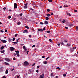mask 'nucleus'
<instances>
[{
	"label": "nucleus",
	"mask_w": 78,
	"mask_h": 78,
	"mask_svg": "<svg viewBox=\"0 0 78 78\" xmlns=\"http://www.w3.org/2000/svg\"><path fill=\"white\" fill-rule=\"evenodd\" d=\"M45 27H44L43 30H45Z\"/></svg>",
	"instance_id": "obj_54"
},
{
	"label": "nucleus",
	"mask_w": 78,
	"mask_h": 78,
	"mask_svg": "<svg viewBox=\"0 0 78 78\" xmlns=\"http://www.w3.org/2000/svg\"><path fill=\"white\" fill-rule=\"evenodd\" d=\"M8 40L9 42H10V43L11 42V38H9L8 39Z\"/></svg>",
	"instance_id": "obj_10"
},
{
	"label": "nucleus",
	"mask_w": 78,
	"mask_h": 78,
	"mask_svg": "<svg viewBox=\"0 0 78 78\" xmlns=\"http://www.w3.org/2000/svg\"><path fill=\"white\" fill-rule=\"evenodd\" d=\"M64 41L65 42H67V40H64Z\"/></svg>",
	"instance_id": "obj_56"
},
{
	"label": "nucleus",
	"mask_w": 78,
	"mask_h": 78,
	"mask_svg": "<svg viewBox=\"0 0 78 78\" xmlns=\"http://www.w3.org/2000/svg\"><path fill=\"white\" fill-rule=\"evenodd\" d=\"M51 76H54L53 73H51Z\"/></svg>",
	"instance_id": "obj_16"
},
{
	"label": "nucleus",
	"mask_w": 78,
	"mask_h": 78,
	"mask_svg": "<svg viewBox=\"0 0 78 78\" xmlns=\"http://www.w3.org/2000/svg\"><path fill=\"white\" fill-rule=\"evenodd\" d=\"M37 69H39V66H37Z\"/></svg>",
	"instance_id": "obj_57"
},
{
	"label": "nucleus",
	"mask_w": 78,
	"mask_h": 78,
	"mask_svg": "<svg viewBox=\"0 0 78 78\" xmlns=\"http://www.w3.org/2000/svg\"><path fill=\"white\" fill-rule=\"evenodd\" d=\"M76 31H78V26L76 27Z\"/></svg>",
	"instance_id": "obj_20"
},
{
	"label": "nucleus",
	"mask_w": 78,
	"mask_h": 78,
	"mask_svg": "<svg viewBox=\"0 0 78 78\" xmlns=\"http://www.w3.org/2000/svg\"><path fill=\"white\" fill-rule=\"evenodd\" d=\"M5 48V46H2L1 47V49H3V48Z\"/></svg>",
	"instance_id": "obj_27"
},
{
	"label": "nucleus",
	"mask_w": 78,
	"mask_h": 78,
	"mask_svg": "<svg viewBox=\"0 0 78 78\" xmlns=\"http://www.w3.org/2000/svg\"><path fill=\"white\" fill-rule=\"evenodd\" d=\"M62 23H66V20H63V21H62Z\"/></svg>",
	"instance_id": "obj_8"
},
{
	"label": "nucleus",
	"mask_w": 78,
	"mask_h": 78,
	"mask_svg": "<svg viewBox=\"0 0 78 78\" xmlns=\"http://www.w3.org/2000/svg\"><path fill=\"white\" fill-rule=\"evenodd\" d=\"M18 35V34H16L15 35V37H17V35Z\"/></svg>",
	"instance_id": "obj_35"
},
{
	"label": "nucleus",
	"mask_w": 78,
	"mask_h": 78,
	"mask_svg": "<svg viewBox=\"0 0 78 78\" xmlns=\"http://www.w3.org/2000/svg\"><path fill=\"white\" fill-rule=\"evenodd\" d=\"M48 2H52V0H48Z\"/></svg>",
	"instance_id": "obj_29"
},
{
	"label": "nucleus",
	"mask_w": 78,
	"mask_h": 78,
	"mask_svg": "<svg viewBox=\"0 0 78 78\" xmlns=\"http://www.w3.org/2000/svg\"><path fill=\"white\" fill-rule=\"evenodd\" d=\"M64 44V43H63V42H61L60 43V44H61V45H63Z\"/></svg>",
	"instance_id": "obj_33"
},
{
	"label": "nucleus",
	"mask_w": 78,
	"mask_h": 78,
	"mask_svg": "<svg viewBox=\"0 0 78 78\" xmlns=\"http://www.w3.org/2000/svg\"><path fill=\"white\" fill-rule=\"evenodd\" d=\"M23 15V14L22 13H21L20 14V16H22Z\"/></svg>",
	"instance_id": "obj_62"
},
{
	"label": "nucleus",
	"mask_w": 78,
	"mask_h": 78,
	"mask_svg": "<svg viewBox=\"0 0 78 78\" xmlns=\"http://www.w3.org/2000/svg\"><path fill=\"white\" fill-rule=\"evenodd\" d=\"M36 45H34L32 47V48H33V47H35Z\"/></svg>",
	"instance_id": "obj_40"
},
{
	"label": "nucleus",
	"mask_w": 78,
	"mask_h": 78,
	"mask_svg": "<svg viewBox=\"0 0 78 78\" xmlns=\"http://www.w3.org/2000/svg\"><path fill=\"white\" fill-rule=\"evenodd\" d=\"M16 55L18 57H19V53H16Z\"/></svg>",
	"instance_id": "obj_19"
},
{
	"label": "nucleus",
	"mask_w": 78,
	"mask_h": 78,
	"mask_svg": "<svg viewBox=\"0 0 78 78\" xmlns=\"http://www.w3.org/2000/svg\"><path fill=\"white\" fill-rule=\"evenodd\" d=\"M50 9H47V11L48 12H50Z\"/></svg>",
	"instance_id": "obj_30"
},
{
	"label": "nucleus",
	"mask_w": 78,
	"mask_h": 78,
	"mask_svg": "<svg viewBox=\"0 0 78 78\" xmlns=\"http://www.w3.org/2000/svg\"><path fill=\"white\" fill-rule=\"evenodd\" d=\"M38 31H43V30L41 29H39L38 30Z\"/></svg>",
	"instance_id": "obj_13"
},
{
	"label": "nucleus",
	"mask_w": 78,
	"mask_h": 78,
	"mask_svg": "<svg viewBox=\"0 0 78 78\" xmlns=\"http://www.w3.org/2000/svg\"><path fill=\"white\" fill-rule=\"evenodd\" d=\"M63 76H64L65 77L66 76V74H63Z\"/></svg>",
	"instance_id": "obj_45"
},
{
	"label": "nucleus",
	"mask_w": 78,
	"mask_h": 78,
	"mask_svg": "<svg viewBox=\"0 0 78 78\" xmlns=\"http://www.w3.org/2000/svg\"><path fill=\"white\" fill-rule=\"evenodd\" d=\"M36 72H37V73H39V70H38V69H37L36 70Z\"/></svg>",
	"instance_id": "obj_42"
},
{
	"label": "nucleus",
	"mask_w": 78,
	"mask_h": 78,
	"mask_svg": "<svg viewBox=\"0 0 78 78\" xmlns=\"http://www.w3.org/2000/svg\"><path fill=\"white\" fill-rule=\"evenodd\" d=\"M60 43H59L58 44V46H59V45H60Z\"/></svg>",
	"instance_id": "obj_63"
},
{
	"label": "nucleus",
	"mask_w": 78,
	"mask_h": 78,
	"mask_svg": "<svg viewBox=\"0 0 78 78\" xmlns=\"http://www.w3.org/2000/svg\"><path fill=\"white\" fill-rule=\"evenodd\" d=\"M76 47H75V48L73 47V50H75V49H76Z\"/></svg>",
	"instance_id": "obj_37"
},
{
	"label": "nucleus",
	"mask_w": 78,
	"mask_h": 78,
	"mask_svg": "<svg viewBox=\"0 0 78 78\" xmlns=\"http://www.w3.org/2000/svg\"><path fill=\"white\" fill-rule=\"evenodd\" d=\"M15 39H16V38L15 37H13V41H14V40H15Z\"/></svg>",
	"instance_id": "obj_38"
},
{
	"label": "nucleus",
	"mask_w": 78,
	"mask_h": 78,
	"mask_svg": "<svg viewBox=\"0 0 78 78\" xmlns=\"http://www.w3.org/2000/svg\"><path fill=\"white\" fill-rule=\"evenodd\" d=\"M29 64L27 62L25 61L24 62V65L25 66H28Z\"/></svg>",
	"instance_id": "obj_2"
},
{
	"label": "nucleus",
	"mask_w": 78,
	"mask_h": 78,
	"mask_svg": "<svg viewBox=\"0 0 78 78\" xmlns=\"http://www.w3.org/2000/svg\"><path fill=\"white\" fill-rule=\"evenodd\" d=\"M67 46H68V45H69V46H70V44H67Z\"/></svg>",
	"instance_id": "obj_36"
},
{
	"label": "nucleus",
	"mask_w": 78,
	"mask_h": 78,
	"mask_svg": "<svg viewBox=\"0 0 78 78\" xmlns=\"http://www.w3.org/2000/svg\"><path fill=\"white\" fill-rule=\"evenodd\" d=\"M40 24H41V25H44V23H42V22H41L40 23Z\"/></svg>",
	"instance_id": "obj_41"
},
{
	"label": "nucleus",
	"mask_w": 78,
	"mask_h": 78,
	"mask_svg": "<svg viewBox=\"0 0 78 78\" xmlns=\"http://www.w3.org/2000/svg\"><path fill=\"white\" fill-rule=\"evenodd\" d=\"M68 5H64V7H66V8H67V7L68 6Z\"/></svg>",
	"instance_id": "obj_14"
},
{
	"label": "nucleus",
	"mask_w": 78,
	"mask_h": 78,
	"mask_svg": "<svg viewBox=\"0 0 78 78\" xmlns=\"http://www.w3.org/2000/svg\"><path fill=\"white\" fill-rule=\"evenodd\" d=\"M43 63L44 64H47V61H44Z\"/></svg>",
	"instance_id": "obj_12"
},
{
	"label": "nucleus",
	"mask_w": 78,
	"mask_h": 78,
	"mask_svg": "<svg viewBox=\"0 0 78 78\" xmlns=\"http://www.w3.org/2000/svg\"><path fill=\"white\" fill-rule=\"evenodd\" d=\"M1 32H2V33H3L4 32V31H3V30H1Z\"/></svg>",
	"instance_id": "obj_48"
},
{
	"label": "nucleus",
	"mask_w": 78,
	"mask_h": 78,
	"mask_svg": "<svg viewBox=\"0 0 78 78\" xmlns=\"http://www.w3.org/2000/svg\"><path fill=\"white\" fill-rule=\"evenodd\" d=\"M48 19H49V18H48V17H46V20H48Z\"/></svg>",
	"instance_id": "obj_21"
},
{
	"label": "nucleus",
	"mask_w": 78,
	"mask_h": 78,
	"mask_svg": "<svg viewBox=\"0 0 78 78\" xmlns=\"http://www.w3.org/2000/svg\"><path fill=\"white\" fill-rule=\"evenodd\" d=\"M23 49H25V48H26L25 46H23Z\"/></svg>",
	"instance_id": "obj_32"
},
{
	"label": "nucleus",
	"mask_w": 78,
	"mask_h": 78,
	"mask_svg": "<svg viewBox=\"0 0 78 78\" xmlns=\"http://www.w3.org/2000/svg\"><path fill=\"white\" fill-rule=\"evenodd\" d=\"M15 52L16 53H19V51H15Z\"/></svg>",
	"instance_id": "obj_17"
},
{
	"label": "nucleus",
	"mask_w": 78,
	"mask_h": 78,
	"mask_svg": "<svg viewBox=\"0 0 78 78\" xmlns=\"http://www.w3.org/2000/svg\"><path fill=\"white\" fill-rule=\"evenodd\" d=\"M10 51H13V50H14V48L12 47H10Z\"/></svg>",
	"instance_id": "obj_4"
},
{
	"label": "nucleus",
	"mask_w": 78,
	"mask_h": 78,
	"mask_svg": "<svg viewBox=\"0 0 78 78\" xmlns=\"http://www.w3.org/2000/svg\"><path fill=\"white\" fill-rule=\"evenodd\" d=\"M5 61H8V62H9L10 61V60H9V59L8 58H5Z\"/></svg>",
	"instance_id": "obj_7"
},
{
	"label": "nucleus",
	"mask_w": 78,
	"mask_h": 78,
	"mask_svg": "<svg viewBox=\"0 0 78 78\" xmlns=\"http://www.w3.org/2000/svg\"><path fill=\"white\" fill-rule=\"evenodd\" d=\"M3 9L4 10H6V7L4 8Z\"/></svg>",
	"instance_id": "obj_55"
},
{
	"label": "nucleus",
	"mask_w": 78,
	"mask_h": 78,
	"mask_svg": "<svg viewBox=\"0 0 78 78\" xmlns=\"http://www.w3.org/2000/svg\"><path fill=\"white\" fill-rule=\"evenodd\" d=\"M18 25H20L21 24V23L18 22L17 23Z\"/></svg>",
	"instance_id": "obj_31"
},
{
	"label": "nucleus",
	"mask_w": 78,
	"mask_h": 78,
	"mask_svg": "<svg viewBox=\"0 0 78 78\" xmlns=\"http://www.w3.org/2000/svg\"><path fill=\"white\" fill-rule=\"evenodd\" d=\"M27 5H28V3H26L25 4V6H27Z\"/></svg>",
	"instance_id": "obj_53"
},
{
	"label": "nucleus",
	"mask_w": 78,
	"mask_h": 78,
	"mask_svg": "<svg viewBox=\"0 0 78 78\" xmlns=\"http://www.w3.org/2000/svg\"><path fill=\"white\" fill-rule=\"evenodd\" d=\"M2 53H5V51L3 50L1 51Z\"/></svg>",
	"instance_id": "obj_22"
},
{
	"label": "nucleus",
	"mask_w": 78,
	"mask_h": 78,
	"mask_svg": "<svg viewBox=\"0 0 78 78\" xmlns=\"http://www.w3.org/2000/svg\"><path fill=\"white\" fill-rule=\"evenodd\" d=\"M56 69H58V70H61V68H60L59 67H57Z\"/></svg>",
	"instance_id": "obj_18"
},
{
	"label": "nucleus",
	"mask_w": 78,
	"mask_h": 78,
	"mask_svg": "<svg viewBox=\"0 0 78 78\" xmlns=\"http://www.w3.org/2000/svg\"><path fill=\"white\" fill-rule=\"evenodd\" d=\"M46 16H47V17H49V16H50V14H47Z\"/></svg>",
	"instance_id": "obj_23"
},
{
	"label": "nucleus",
	"mask_w": 78,
	"mask_h": 78,
	"mask_svg": "<svg viewBox=\"0 0 78 78\" xmlns=\"http://www.w3.org/2000/svg\"><path fill=\"white\" fill-rule=\"evenodd\" d=\"M23 33H28V31L27 30H25Z\"/></svg>",
	"instance_id": "obj_5"
},
{
	"label": "nucleus",
	"mask_w": 78,
	"mask_h": 78,
	"mask_svg": "<svg viewBox=\"0 0 78 78\" xmlns=\"http://www.w3.org/2000/svg\"><path fill=\"white\" fill-rule=\"evenodd\" d=\"M29 37H31V35H29Z\"/></svg>",
	"instance_id": "obj_59"
},
{
	"label": "nucleus",
	"mask_w": 78,
	"mask_h": 78,
	"mask_svg": "<svg viewBox=\"0 0 78 78\" xmlns=\"http://www.w3.org/2000/svg\"><path fill=\"white\" fill-rule=\"evenodd\" d=\"M51 14L52 15V16H53V13L52 12H51Z\"/></svg>",
	"instance_id": "obj_52"
},
{
	"label": "nucleus",
	"mask_w": 78,
	"mask_h": 78,
	"mask_svg": "<svg viewBox=\"0 0 78 78\" xmlns=\"http://www.w3.org/2000/svg\"><path fill=\"white\" fill-rule=\"evenodd\" d=\"M12 43L13 44H17L18 43L17 42H12Z\"/></svg>",
	"instance_id": "obj_24"
},
{
	"label": "nucleus",
	"mask_w": 78,
	"mask_h": 78,
	"mask_svg": "<svg viewBox=\"0 0 78 78\" xmlns=\"http://www.w3.org/2000/svg\"><path fill=\"white\" fill-rule=\"evenodd\" d=\"M8 18H9V19H10L11 18V16H9Z\"/></svg>",
	"instance_id": "obj_60"
},
{
	"label": "nucleus",
	"mask_w": 78,
	"mask_h": 78,
	"mask_svg": "<svg viewBox=\"0 0 78 78\" xmlns=\"http://www.w3.org/2000/svg\"><path fill=\"white\" fill-rule=\"evenodd\" d=\"M14 9H16V8H17V4L15 3L14 4Z\"/></svg>",
	"instance_id": "obj_1"
},
{
	"label": "nucleus",
	"mask_w": 78,
	"mask_h": 78,
	"mask_svg": "<svg viewBox=\"0 0 78 78\" xmlns=\"http://www.w3.org/2000/svg\"><path fill=\"white\" fill-rule=\"evenodd\" d=\"M7 73H8V70L6 69L5 71V74H7Z\"/></svg>",
	"instance_id": "obj_11"
},
{
	"label": "nucleus",
	"mask_w": 78,
	"mask_h": 78,
	"mask_svg": "<svg viewBox=\"0 0 78 78\" xmlns=\"http://www.w3.org/2000/svg\"><path fill=\"white\" fill-rule=\"evenodd\" d=\"M19 38L18 39L16 40V42H19Z\"/></svg>",
	"instance_id": "obj_44"
},
{
	"label": "nucleus",
	"mask_w": 78,
	"mask_h": 78,
	"mask_svg": "<svg viewBox=\"0 0 78 78\" xmlns=\"http://www.w3.org/2000/svg\"><path fill=\"white\" fill-rule=\"evenodd\" d=\"M44 23L45 24H48V22L47 21H45L44 22Z\"/></svg>",
	"instance_id": "obj_15"
},
{
	"label": "nucleus",
	"mask_w": 78,
	"mask_h": 78,
	"mask_svg": "<svg viewBox=\"0 0 78 78\" xmlns=\"http://www.w3.org/2000/svg\"><path fill=\"white\" fill-rule=\"evenodd\" d=\"M13 55L14 56H16V53H14Z\"/></svg>",
	"instance_id": "obj_58"
},
{
	"label": "nucleus",
	"mask_w": 78,
	"mask_h": 78,
	"mask_svg": "<svg viewBox=\"0 0 78 78\" xmlns=\"http://www.w3.org/2000/svg\"><path fill=\"white\" fill-rule=\"evenodd\" d=\"M24 8H27V5H25L24 6Z\"/></svg>",
	"instance_id": "obj_26"
},
{
	"label": "nucleus",
	"mask_w": 78,
	"mask_h": 78,
	"mask_svg": "<svg viewBox=\"0 0 78 78\" xmlns=\"http://www.w3.org/2000/svg\"><path fill=\"white\" fill-rule=\"evenodd\" d=\"M74 11L75 12H77V10H74Z\"/></svg>",
	"instance_id": "obj_49"
},
{
	"label": "nucleus",
	"mask_w": 78,
	"mask_h": 78,
	"mask_svg": "<svg viewBox=\"0 0 78 78\" xmlns=\"http://www.w3.org/2000/svg\"><path fill=\"white\" fill-rule=\"evenodd\" d=\"M42 58H45V56H42Z\"/></svg>",
	"instance_id": "obj_46"
},
{
	"label": "nucleus",
	"mask_w": 78,
	"mask_h": 78,
	"mask_svg": "<svg viewBox=\"0 0 78 78\" xmlns=\"http://www.w3.org/2000/svg\"><path fill=\"white\" fill-rule=\"evenodd\" d=\"M25 28H27V29H29V27H28L27 26H25Z\"/></svg>",
	"instance_id": "obj_28"
},
{
	"label": "nucleus",
	"mask_w": 78,
	"mask_h": 78,
	"mask_svg": "<svg viewBox=\"0 0 78 78\" xmlns=\"http://www.w3.org/2000/svg\"><path fill=\"white\" fill-rule=\"evenodd\" d=\"M50 32V31H47V33H49Z\"/></svg>",
	"instance_id": "obj_34"
},
{
	"label": "nucleus",
	"mask_w": 78,
	"mask_h": 78,
	"mask_svg": "<svg viewBox=\"0 0 78 78\" xmlns=\"http://www.w3.org/2000/svg\"><path fill=\"white\" fill-rule=\"evenodd\" d=\"M4 64L6 66H9V63H7L6 62H5Z\"/></svg>",
	"instance_id": "obj_9"
},
{
	"label": "nucleus",
	"mask_w": 78,
	"mask_h": 78,
	"mask_svg": "<svg viewBox=\"0 0 78 78\" xmlns=\"http://www.w3.org/2000/svg\"><path fill=\"white\" fill-rule=\"evenodd\" d=\"M1 41L2 42H3V43H6V42H7V41L5 40H2Z\"/></svg>",
	"instance_id": "obj_3"
},
{
	"label": "nucleus",
	"mask_w": 78,
	"mask_h": 78,
	"mask_svg": "<svg viewBox=\"0 0 78 78\" xmlns=\"http://www.w3.org/2000/svg\"><path fill=\"white\" fill-rule=\"evenodd\" d=\"M49 42H52V40H51V39H50L49 40Z\"/></svg>",
	"instance_id": "obj_43"
},
{
	"label": "nucleus",
	"mask_w": 78,
	"mask_h": 78,
	"mask_svg": "<svg viewBox=\"0 0 78 78\" xmlns=\"http://www.w3.org/2000/svg\"><path fill=\"white\" fill-rule=\"evenodd\" d=\"M24 50L25 52L27 51V49H26V48H25V49H24Z\"/></svg>",
	"instance_id": "obj_25"
},
{
	"label": "nucleus",
	"mask_w": 78,
	"mask_h": 78,
	"mask_svg": "<svg viewBox=\"0 0 78 78\" xmlns=\"http://www.w3.org/2000/svg\"><path fill=\"white\" fill-rule=\"evenodd\" d=\"M65 28L66 29H67V30H68L69 28L67 27H65Z\"/></svg>",
	"instance_id": "obj_50"
},
{
	"label": "nucleus",
	"mask_w": 78,
	"mask_h": 78,
	"mask_svg": "<svg viewBox=\"0 0 78 78\" xmlns=\"http://www.w3.org/2000/svg\"><path fill=\"white\" fill-rule=\"evenodd\" d=\"M17 78H19V76H17Z\"/></svg>",
	"instance_id": "obj_64"
},
{
	"label": "nucleus",
	"mask_w": 78,
	"mask_h": 78,
	"mask_svg": "<svg viewBox=\"0 0 78 78\" xmlns=\"http://www.w3.org/2000/svg\"><path fill=\"white\" fill-rule=\"evenodd\" d=\"M15 69L14 68H13L11 70V71H13V70H14Z\"/></svg>",
	"instance_id": "obj_39"
},
{
	"label": "nucleus",
	"mask_w": 78,
	"mask_h": 78,
	"mask_svg": "<svg viewBox=\"0 0 78 78\" xmlns=\"http://www.w3.org/2000/svg\"><path fill=\"white\" fill-rule=\"evenodd\" d=\"M13 60H16V58L15 57H14L13 58Z\"/></svg>",
	"instance_id": "obj_51"
},
{
	"label": "nucleus",
	"mask_w": 78,
	"mask_h": 78,
	"mask_svg": "<svg viewBox=\"0 0 78 78\" xmlns=\"http://www.w3.org/2000/svg\"><path fill=\"white\" fill-rule=\"evenodd\" d=\"M50 58V57H48L47 58H46V60H47V59H48Z\"/></svg>",
	"instance_id": "obj_47"
},
{
	"label": "nucleus",
	"mask_w": 78,
	"mask_h": 78,
	"mask_svg": "<svg viewBox=\"0 0 78 78\" xmlns=\"http://www.w3.org/2000/svg\"><path fill=\"white\" fill-rule=\"evenodd\" d=\"M44 74H43L42 75H40V78H44Z\"/></svg>",
	"instance_id": "obj_6"
},
{
	"label": "nucleus",
	"mask_w": 78,
	"mask_h": 78,
	"mask_svg": "<svg viewBox=\"0 0 78 78\" xmlns=\"http://www.w3.org/2000/svg\"><path fill=\"white\" fill-rule=\"evenodd\" d=\"M2 78H6V76H3L2 77Z\"/></svg>",
	"instance_id": "obj_61"
}]
</instances>
